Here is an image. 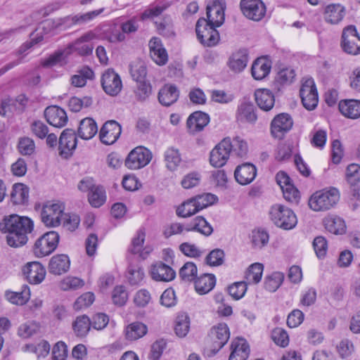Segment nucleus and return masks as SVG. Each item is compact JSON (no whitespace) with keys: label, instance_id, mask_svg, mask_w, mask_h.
Here are the masks:
<instances>
[{"label":"nucleus","instance_id":"nucleus-1","mask_svg":"<svg viewBox=\"0 0 360 360\" xmlns=\"http://www.w3.org/2000/svg\"><path fill=\"white\" fill-rule=\"evenodd\" d=\"M32 221L26 217L16 214L4 219L1 231L7 233L6 241L9 246L19 248L27 242V234L33 230Z\"/></svg>","mask_w":360,"mask_h":360},{"label":"nucleus","instance_id":"nucleus-2","mask_svg":"<svg viewBox=\"0 0 360 360\" xmlns=\"http://www.w3.org/2000/svg\"><path fill=\"white\" fill-rule=\"evenodd\" d=\"M340 199L338 189L322 190L314 193L309 200L310 208L314 211H325L332 208Z\"/></svg>","mask_w":360,"mask_h":360},{"label":"nucleus","instance_id":"nucleus-3","mask_svg":"<svg viewBox=\"0 0 360 360\" xmlns=\"http://www.w3.org/2000/svg\"><path fill=\"white\" fill-rule=\"evenodd\" d=\"M65 25L66 22L64 18H60L57 20L47 19L43 21L38 29L36 30V33H32L31 41L23 44L18 50L17 55L18 56L22 55L27 50L30 49L34 44H37L43 40V36L39 32L41 30L45 33L48 34L55 29L59 28L61 26Z\"/></svg>","mask_w":360,"mask_h":360},{"label":"nucleus","instance_id":"nucleus-4","mask_svg":"<svg viewBox=\"0 0 360 360\" xmlns=\"http://www.w3.org/2000/svg\"><path fill=\"white\" fill-rule=\"evenodd\" d=\"M271 214L275 225L283 230L293 229L297 224V218L295 212L290 208L279 204L271 207Z\"/></svg>","mask_w":360,"mask_h":360},{"label":"nucleus","instance_id":"nucleus-5","mask_svg":"<svg viewBox=\"0 0 360 360\" xmlns=\"http://www.w3.org/2000/svg\"><path fill=\"white\" fill-rule=\"evenodd\" d=\"M65 206L62 202L48 201L41 210V220L46 227H56L61 224Z\"/></svg>","mask_w":360,"mask_h":360},{"label":"nucleus","instance_id":"nucleus-6","mask_svg":"<svg viewBox=\"0 0 360 360\" xmlns=\"http://www.w3.org/2000/svg\"><path fill=\"white\" fill-rule=\"evenodd\" d=\"M217 27L210 23L205 18H200L196 23L195 32L200 42L206 46H213L219 41Z\"/></svg>","mask_w":360,"mask_h":360},{"label":"nucleus","instance_id":"nucleus-7","mask_svg":"<svg viewBox=\"0 0 360 360\" xmlns=\"http://www.w3.org/2000/svg\"><path fill=\"white\" fill-rule=\"evenodd\" d=\"M59 235L56 231H49L37 240L33 248L36 257H43L50 255L56 248Z\"/></svg>","mask_w":360,"mask_h":360},{"label":"nucleus","instance_id":"nucleus-8","mask_svg":"<svg viewBox=\"0 0 360 360\" xmlns=\"http://www.w3.org/2000/svg\"><path fill=\"white\" fill-rule=\"evenodd\" d=\"M300 95L304 107L309 110H314L318 104L319 96L312 78H304L300 90Z\"/></svg>","mask_w":360,"mask_h":360},{"label":"nucleus","instance_id":"nucleus-9","mask_svg":"<svg viewBox=\"0 0 360 360\" xmlns=\"http://www.w3.org/2000/svg\"><path fill=\"white\" fill-rule=\"evenodd\" d=\"M341 46L343 51L351 55L360 53V37L354 25L344 28L342 34Z\"/></svg>","mask_w":360,"mask_h":360},{"label":"nucleus","instance_id":"nucleus-10","mask_svg":"<svg viewBox=\"0 0 360 360\" xmlns=\"http://www.w3.org/2000/svg\"><path fill=\"white\" fill-rule=\"evenodd\" d=\"M152 159V153L146 148L139 146L128 155L125 165L130 169H139L146 166Z\"/></svg>","mask_w":360,"mask_h":360},{"label":"nucleus","instance_id":"nucleus-11","mask_svg":"<svg viewBox=\"0 0 360 360\" xmlns=\"http://www.w3.org/2000/svg\"><path fill=\"white\" fill-rule=\"evenodd\" d=\"M240 8L243 15L253 21L261 20L266 13V6L262 0H240Z\"/></svg>","mask_w":360,"mask_h":360},{"label":"nucleus","instance_id":"nucleus-12","mask_svg":"<svg viewBox=\"0 0 360 360\" xmlns=\"http://www.w3.org/2000/svg\"><path fill=\"white\" fill-rule=\"evenodd\" d=\"M229 146V138H225L210 151V163L212 167H221L226 165L231 153Z\"/></svg>","mask_w":360,"mask_h":360},{"label":"nucleus","instance_id":"nucleus-13","mask_svg":"<svg viewBox=\"0 0 360 360\" xmlns=\"http://www.w3.org/2000/svg\"><path fill=\"white\" fill-rule=\"evenodd\" d=\"M292 126L293 120L290 114L279 113L271 120V136L278 139H283L292 129Z\"/></svg>","mask_w":360,"mask_h":360},{"label":"nucleus","instance_id":"nucleus-14","mask_svg":"<svg viewBox=\"0 0 360 360\" xmlns=\"http://www.w3.org/2000/svg\"><path fill=\"white\" fill-rule=\"evenodd\" d=\"M235 118L236 122L240 124H255L257 115L253 103L246 99L240 101L237 106Z\"/></svg>","mask_w":360,"mask_h":360},{"label":"nucleus","instance_id":"nucleus-15","mask_svg":"<svg viewBox=\"0 0 360 360\" xmlns=\"http://www.w3.org/2000/svg\"><path fill=\"white\" fill-rule=\"evenodd\" d=\"M101 85L104 91L112 96H117L122 88V82L120 75L111 69L107 70L103 74Z\"/></svg>","mask_w":360,"mask_h":360},{"label":"nucleus","instance_id":"nucleus-16","mask_svg":"<svg viewBox=\"0 0 360 360\" xmlns=\"http://www.w3.org/2000/svg\"><path fill=\"white\" fill-rule=\"evenodd\" d=\"M23 276L32 285L41 283L45 278L46 269L44 266L38 262L27 263L22 269Z\"/></svg>","mask_w":360,"mask_h":360},{"label":"nucleus","instance_id":"nucleus-17","mask_svg":"<svg viewBox=\"0 0 360 360\" xmlns=\"http://www.w3.org/2000/svg\"><path fill=\"white\" fill-rule=\"evenodd\" d=\"M276 77L274 85L278 91H281V87L292 84L296 76L295 70L281 63L276 64Z\"/></svg>","mask_w":360,"mask_h":360},{"label":"nucleus","instance_id":"nucleus-18","mask_svg":"<svg viewBox=\"0 0 360 360\" xmlns=\"http://www.w3.org/2000/svg\"><path fill=\"white\" fill-rule=\"evenodd\" d=\"M225 8L226 4L224 1H214L207 6V21L214 25V26L220 27L225 20Z\"/></svg>","mask_w":360,"mask_h":360},{"label":"nucleus","instance_id":"nucleus-19","mask_svg":"<svg viewBox=\"0 0 360 360\" xmlns=\"http://www.w3.org/2000/svg\"><path fill=\"white\" fill-rule=\"evenodd\" d=\"M229 338V328L224 323H220L211 329L210 338L213 342V349L215 352L224 346Z\"/></svg>","mask_w":360,"mask_h":360},{"label":"nucleus","instance_id":"nucleus-20","mask_svg":"<svg viewBox=\"0 0 360 360\" xmlns=\"http://www.w3.org/2000/svg\"><path fill=\"white\" fill-rule=\"evenodd\" d=\"M121 126L115 121L106 122L100 131V139L106 145L114 143L121 134Z\"/></svg>","mask_w":360,"mask_h":360},{"label":"nucleus","instance_id":"nucleus-21","mask_svg":"<svg viewBox=\"0 0 360 360\" xmlns=\"http://www.w3.org/2000/svg\"><path fill=\"white\" fill-rule=\"evenodd\" d=\"M77 136L74 130L65 129L59 139L60 154L64 157L70 155L77 146Z\"/></svg>","mask_w":360,"mask_h":360},{"label":"nucleus","instance_id":"nucleus-22","mask_svg":"<svg viewBox=\"0 0 360 360\" xmlns=\"http://www.w3.org/2000/svg\"><path fill=\"white\" fill-rule=\"evenodd\" d=\"M44 115L47 122L52 126L61 128L68 122L66 112L61 108L53 105L46 108Z\"/></svg>","mask_w":360,"mask_h":360},{"label":"nucleus","instance_id":"nucleus-23","mask_svg":"<svg viewBox=\"0 0 360 360\" xmlns=\"http://www.w3.org/2000/svg\"><path fill=\"white\" fill-rule=\"evenodd\" d=\"M150 274L153 280L164 282L172 281L176 276L175 271L169 266L162 262L153 264L150 269Z\"/></svg>","mask_w":360,"mask_h":360},{"label":"nucleus","instance_id":"nucleus-24","mask_svg":"<svg viewBox=\"0 0 360 360\" xmlns=\"http://www.w3.org/2000/svg\"><path fill=\"white\" fill-rule=\"evenodd\" d=\"M148 46L153 60L158 65H165L168 60V54L161 40L158 37H153L150 40Z\"/></svg>","mask_w":360,"mask_h":360},{"label":"nucleus","instance_id":"nucleus-25","mask_svg":"<svg viewBox=\"0 0 360 360\" xmlns=\"http://www.w3.org/2000/svg\"><path fill=\"white\" fill-rule=\"evenodd\" d=\"M95 37L96 34L94 33L89 32L70 44L65 49H69L70 53L72 51H77L80 55H89L91 53L93 46L88 42Z\"/></svg>","mask_w":360,"mask_h":360},{"label":"nucleus","instance_id":"nucleus-26","mask_svg":"<svg viewBox=\"0 0 360 360\" xmlns=\"http://www.w3.org/2000/svg\"><path fill=\"white\" fill-rule=\"evenodd\" d=\"M257 175L256 167L250 163H245L236 167L234 176L236 181L241 185L250 184Z\"/></svg>","mask_w":360,"mask_h":360},{"label":"nucleus","instance_id":"nucleus-27","mask_svg":"<svg viewBox=\"0 0 360 360\" xmlns=\"http://www.w3.org/2000/svg\"><path fill=\"white\" fill-rule=\"evenodd\" d=\"M231 354L229 360H246L250 354V347L243 338L234 339L230 347Z\"/></svg>","mask_w":360,"mask_h":360},{"label":"nucleus","instance_id":"nucleus-28","mask_svg":"<svg viewBox=\"0 0 360 360\" xmlns=\"http://www.w3.org/2000/svg\"><path fill=\"white\" fill-rule=\"evenodd\" d=\"M346 14V9L340 4H330L324 8L323 18L326 22L332 25L338 24Z\"/></svg>","mask_w":360,"mask_h":360},{"label":"nucleus","instance_id":"nucleus-29","mask_svg":"<svg viewBox=\"0 0 360 360\" xmlns=\"http://www.w3.org/2000/svg\"><path fill=\"white\" fill-rule=\"evenodd\" d=\"M210 122L209 116L202 112L192 113L187 120V127L190 134H195L202 131Z\"/></svg>","mask_w":360,"mask_h":360},{"label":"nucleus","instance_id":"nucleus-30","mask_svg":"<svg viewBox=\"0 0 360 360\" xmlns=\"http://www.w3.org/2000/svg\"><path fill=\"white\" fill-rule=\"evenodd\" d=\"M70 261L66 255H57L51 257L49 263V271L55 275H61L70 269Z\"/></svg>","mask_w":360,"mask_h":360},{"label":"nucleus","instance_id":"nucleus-31","mask_svg":"<svg viewBox=\"0 0 360 360\" xmlns=\"http://www.w3.org/2000/svg\"><path fill=\"white\" fill-rule=\"evenodd\" d=\"M270 72V61L266 56L257 58L251 67V74L256 80L266 78Z\"/></svg>","mask_w":360,"mask_h":360},{"label":"nucleus","instance_id":"nucleus-32","mask_svg":"<svg viewBox=\"0 0 360 360\" xmlns=\"http://www.w3.org/2000/svg\"><path fill=\"white\" fill-rule=\"evenodd\" d=\"M179 96V91L176 86L167 84L160 90L158 100L162 105L169 106L177 101Z\"/></svg>","mask_w":360,"mask_h":360},{"label":"nucleus","instance_id":"nucleus-33","mask_svg":"<svg viewBox=\"0 0 360 360\" xmlns=\"http://www.w3.org/2000/svg\"><path fill=\"white\" fill-rule=\"evenodd\" d=\"M340 112L346 117L357 119L360 117V101L344 100L338 105Z\"/></svg>","mask_w":360,"mask_h":360},{"label":"nucleus","instance_id":"nucleus-34","mask_svg":"<svg viewBox=\"0 0 360 360\" xmlns=\"http://www.w3.org/2000/svg\"><path fill=\"white\" fill-rule=\"evenodd\" d=\"M325 229L335 235H342L346 231L345 221L336 215H329L323 219Z\"/></svg>","mask_w":360,"mask_h":360},{"label":"nucleus","instance_id":"nucleus-35","mask_svg":"<svg viewBox=\"0 0 360 360\" xmlns=\"http://www.w3.org/2000/svg\"><path fill=\"white\" fill-rule=\"evenodd\" d=\"M248 53L246 50H238L232 53L228 62V66L234 72H240L247 66Z\"/></svg>","mask_w":360,"mask_h":360},{"label":"nucleus","instance_id":"nucleus-36","mask_svg":"<svg viewBox=\"0 0 360 360\" xmlns=\"http://www.w3.org/2000/svg\"><path fill=\"white\" fill-rule=\"evenodd\" d=\"M195 231L205 236H210L213 232L212 225L202 217H196L190 223H187V232Z\"/></svg>","mask_w":360,"mask_h":360},{"label":"nucleus","instance_id":"nucleus-37","mask_svg":"<svg viewBox=\"0 0 360 360\" xmlns=\"http://www.w3.org/2000/svg\"><path fill=\"white\" fill-rule=\"evenodd\" d=\"M97 131V124L92 118L86 117L80 122L78 135L81 139L89 140L96 134Z\"/></svg>","mask_w":360,"mask_h":360},{"label":"nucleus","instance_id":"nucleus-38","mask_svg":"<svg viewBox=\"0 0 360 360\" xmlns=\"http://www.w3.org/2000/svg\"><path fill=\"white\" fill-rule=\"evenodd\" d=\"M103 11L104 8H102L98 10L87 12L84 14H78L74 16H67L65 18L66 26L87 23L98 16L101 13H103Z\"/></svg>","mask_w":360,"mask_h":360},{"label":"nucleus","instance_id":"nucleus-39","mask_svg":"<svg viewBox=\"0 0 360 360\" xmlns=\"http://www.w3.org/2000/svg\"><path fill=\"white\" fill-rule=\"evenodd\" d=\"M6 300L12 304L22 305L25 304L30 297V288L24 285L20 292L6 291L5 293Z\"/></svg>","mask_w":360,"mask_h":360},{"label":"nucleus","instance_id":"nucleus-40","mask_svg":"<svg viewBox=\"0 0 360 360\" xmlns=\"http://www.w3.org/2000/svg\"><path fill=\"white\" fill-rule=\"evenodd\" d=\"M148 332V327L141 322H134L129 324L125 329V336L129 340H136L143 338Z\"/></svg>","mask_w":360,"mask_h":360},{"label":"nucleus","instance_id":"nucleus-41","mask_svg":"<svg viewBox=\"0 0 360 360\" xmlns=\"http://www.w3.org/2000/svg\"><path fill=\"white\" fill-rule=\"evenodd\" d=\"M216 279L212 274H204L195 281V290L200 295L209 292L215 285Z\"/></svg>","mask_w":360,"mask_h":360},{"label":"nucleus","instance_id":"nucleus-42","mask_svg":"<svg viewBox=\"0 0 360 360\" xmlns=\"http://www.w3.org/2000/svg\"><path fill=\"white\" fill-rule=\"evenodd\" d=\"M166 167L172 172L177 169L181 162L179 150L173 147L166 150L164 154Z\"/></svg>","mask_w":360,"mask_h":360},{"label":"nucleus","instance_id":"nucleus-43","mask_svg":"<svg viewBox=\"0 0 360 360\" xmlns=\"http://www.w3.org/2000/svg\"><path fill=\"white\" fill-rule=\"evenodd\" d=\"M11 200L17 205L23 204L29 198V188L23 184H15L11 193Z\"/></svg>","mask_w":360,"mask_h":360},{"label":"nucleus","instance_id":"nucleus-44","mask_svg":"<svg viewBox=\"0 0 360 360\" xmlns=\"http://www.w3.org/2000/svg\"><path fill=\"white\" fill-rule=\"evenodd\" d=\"M229 143L231 145V146H229L230 150L233 154L240 158H243L247 155L248 153V144L244 139L236 136L233 138V140H231L229 138Z\"/></svg>","mask_w":360,"mask_h":360},{"label":"nucleus","instance_id":"nucleus-45","mask_svg":"<svg viewBox=\"0 0 360 360\" xmlns=\"http://www.w3.org/2000/svg\"><path fill=\"white\" fill-rule=\"evenodd\" d=\"M263 265L260 263H255L249 266L245 275V282L247 284L258 283L262 278Z\"/></svg>","mask_w":360,"mask_h":360},{"label":"nucleus","instance_id":"nucleus-46","mask_svg":"<svg viewBox=\"0 0 360 360\" xmlns=\"http://www.w3.org/2000/svg\"><path fill=\"white\" fill-rule=\"evenodd\" d=\"M127 278L131 285H140L145 278V273L139 265H131L129 266Z\"/></svg>","mask_w":360,"mask_h":360},{"label":"nucleus","instance_id":"nucleus-47","mask_svg":"<svg viewBox=\"0 0 360 360\" xmlns=\"http://www.w3.org/2000/svg\"><path fill=\"white\" fill-rule=\"evenodd\" d=\"M190 329V319L187 314L181 313L176 319L175 333L180 338L185 337Z\"/></svg>","mask_w":360,"mask_h":360},{"label":"nucleus","instance_id":"nucleus-48","mask_svg":"<svg viewBox=\"0 0 360 360\" xmlns=\"http://www.w3.org/2000/svg\"><path fill=\"white\" fill-rule=\"evenodd\" d=\"M88 200L89 203L94 207H99L106 200V195L104 188L98 186L91 192L89 193Z\"/></svg>","mask_w":360,"mask_h":360},{"label":"nucleus","instance_id":"nucleus-49","mask_svg":"<svg viewBox=\"0 0 360 360\" xmlns=\"http://www.w3.org/2000/svg\"><path fill=\"white\" fill-rule=\"evenodd\" d=\"M70 54V51L65 49L63 51L56 52L44 60L42 62V65L44 67H52L58 64H64L66 63V59Z\"/></svg>","mask_w":360,"mask_h":360},{"label":"nucleus","instance_id":"nucleus-50","mask_svg":"<svg viewBox=\"0 0 360 360\" xmlns=\"http://www.w3.org/2000/svg\"><path fill=\"white\" fill-rule=\"evenodd\" d=\"M255 98L260 109L264 111L270 110V90L258 89L255 92Z\"/></svg>","mask_w":360,"mask_h":360},{"label":"nucleus","instance_id":"nucleus-51","mask_svg":"<svg viewBox=\"0 0 360 360\" xmlns=\"http://www.w3.org/2000/svg\"><path fill=\"white\" fill-rule=\"evenodd\" d=\"M91 321L88 316L83 315L78 316L73 323L72 327L77 336H85L90 329Z\"/></svg>","mask_w":360,"mask_h":360},{"label":"nucleus","instance_id":"nucleus-52","mask_svg":"<svg viewBox=\"0 0 360 360\" xmlns=\"http://www.w3.org/2000/svg\"><path fill=\"white\" fill-rule=\"evenodd\" d=\"M198 212L199 210L196 207L195 200H193V198H192L185 201L178 207L176 210V214L179 217L186 218L191 217Z\"/></svg>","mask_w":360,"mask_h":360},{"label":"nucleus","instance_id":"nucleus-53","mask_svg":"<svg viewBox=\"0 0 360 360\" xmlns=\"http://www.w3.org/2000/svg\"><path fill=\"white\" fill-rule=\"evenodd\" d=\"M130 73L136 82L146 80L147 75L146 67L143 61L134 62L130 65Z\"/></svg>","mask_w":360,"mask_h":360},{"label":"nucleus","instance_id":"nucleus-54","mask_svg":"<svg viewBox=\"0 0 360 360\" xmlns=\"http://www.w3.org/2000/svg\"><path fill=\"white\" fill-rule=\"evenodd\" d=\"M269 238L268 233L262 229L253 230L250 235L252 245L258 248H261L266 245L269 241Z\"/></svg>","mask_w":360,"mask_h":360},{"label":"nucleus","instance_id":"nucleus-55","mask_svg":"<svg viewBox=\"0 0 360 360\" xmlns=\"http://www.w3.org/2000/svg\"><path fill=\"white\" fill-rule=\"evenodd\" d=\"M193 198L199 211L213 205L217 200V196L212 193L198 195Z\"/></svg>","mask_w":360,"mask_h":360},{"label":"nucleus","instance_id":"nucleus-56","mask_svg":"<svg viewBox=\"0 0 360 360\" xmlns=\"http://www.w3.org/2000/svg\"><path fill=\"white\" fill-rule=\"evenodd\" d=\"M39 326L34 321H27L21 324L18 330V335L22 338H28L35 334Z\"/></svg>","mask_w":360,"mask_h":360},{"label":"nucleus","instance_id":"nucleus-57","mask_svg":"<svg viewBox=\"0 0 360 360\" xmlns=\"http://www.w3.org/2000/svg\"><path fill=\"white\" fill-rule=\"evenodd\" d=\"M271 339L278 346L285 347L289 344V335L285 330L276 328L271 331Z\"/></svg>","mask_w":360,"mask_h":360},{"label":"nucleus","instance_id":"nucleus-58","mask_svg":"<svg viewBox=\"0 0 360 360\" xmlns=\"http://www.w3.org/2000/svg\"><path fill=\"white\" fill-rule=\"evenodd\" d=\"M35 143L30 137H22L18 141L19 152L23 155H31L35 151Z\"/></svg>","mask_w":360,"mask_h":360},{"label":"nucleus","instance_id":"nucleus-59","mask_svg":"<svg viewBox=\"0 0 360 360\" xmlns=\"http://www.w3.org/2000/svg\"><path fill=\"white\" fill-rule=\"evenodd\" d=\"M92 104L91 97L84 96L82 98L72 97L70 99L68 105L73 112H79L82 108H87Z\"/></svg>","mask_w":360,"mask_h":360},{"label":"nucleus","instance_id":"nucleus-60","mask_svg":"<svg viewBox=\"0 0 360 360\" xmlns=\"http://www.w3.org/2000/svg\"><path fill=\"white\" fill-rule=\"evenodd\" d=\"M197 275V267L193 262H186L180 269L179 276L186 281H193Z\"/></svg>","mask_w":360,"mask_h":360},{"label":"nucleus","instance_id":"nucleus-61","mask_svg":"<svg viewBox=\"0 0 360 360\" xmlns=\"http://www.w3.org/2000/svg\"><path fill=\"white\" fill-rule=\"evenodd\" d=\"M84 285L83 280L77 277H66L60 283V288L63 290H77Z\"/></svg>","mask_w":360,"mask_h":360},{"label":"nucleus","instance_id":"nucleus-62","mask_svg":"<svg viewBox=\"0 0 360 360\" xmlns=\"http://www.w3.org/2000/svg\"><path fill=\"white\" fill-rule=\"evenodd\" d=\"M247 283L245 281L236 282L229 287V293L234 300L241 299L247 290Z\"/></svg>","mask_w":360,"mask_h":360},{"label":"nucleus","instance_id":"nucleus-63","mask_svg":"<svg viewBox=\"0 0 360 360\" xmlns=\"http://www.w3.org/2000/svg\"><path fill=\"white\" fill-rule=\"evenodd\" d=\"M283 198L289 202L298 203L300 199V194L298 189L292 183L288 184L287 187L281 189Z\"/></svg>","mask_w":360,"mask_h":360},{"label":"nucleus","instance_id":"nucleus-64","mask_svg":"<svg viewBox=\"0 0 360 360\" xmlns=\"http://www.w3.org/2000/svg\"><path fill=\"white\" fill-rule=\"evenodd\" d=\"M347 180L351 184H356L360 181V165L350 164L347 167Z\"/></svg>","mask_w":360,"mask_h":360}]
</instances>
